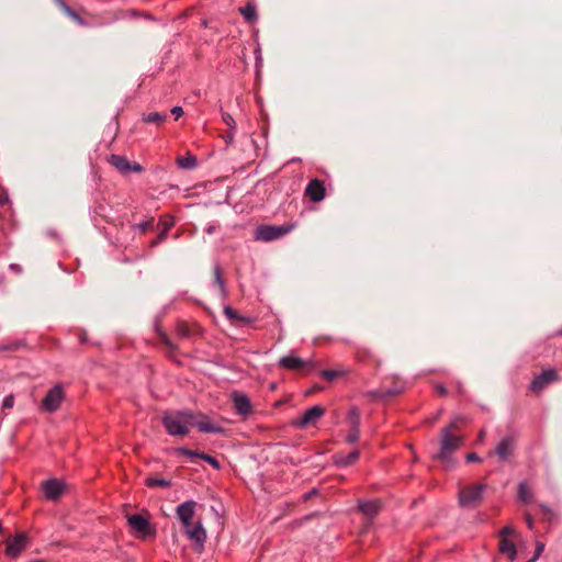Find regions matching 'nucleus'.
<instances>
[{
  "instance_id": "36",
  "label": "nucleus",
  "mask_w": 562,
  "mask_h": 562,
  "mask_svg": "<svg viewBox=\"0 0 562 562\" xmlns=\"http://www.w3.org/2000/svg\"><path fill=\"white\" fill-rule=\"evenodd\" d=\"M13 405H14V396L13 395H8L3 398V401H2L3 408H12Z\"/></svg>"
},
{
  "instance_id": "51",
  "label": "nucleus",
  "mask_w": 562,
  "mask_h": 562,
  "mask_svg": "<svg viewBox=\"0 0 562 562\" xmlns=\"http://www.w3.org/2000/svg\"><path fill=\"white\" fill-rule=\"evenodd\" d=\"M10 269L15 270V271H20V268H19L18 265H11Z\"/></svg>"
},
{
  "instance_id": "40",
  "label": "nucleus",
  "mask_w": 562,
  "mask_h": 562,
  "mask_svg": "<svg viewBox=\"0 0 562 562\" xmlns=\"http://www.w3.org/2000/svg\"><path fill=\"white\" fill-rule=\"evenodd\" d=\"M465 459L468 462H480L481 461L480 457L474 452L468 453L465 456Z\"/></svg>"
},
{
  "instance_id": "46",
  "label": "nucleus",
  "mask_w": 562,
  "mask_h": 562,
  "mask_svg": "<svg viewBox=\"0 0 562 562\" xmlns=\"http://www.w3.org/2000/svg\"><path fill=\"white\" fill-rule=\"evenodd\" d=\"M525 518H526V524H527L528 528L532 529L533 520H532L531 516L527 514Z\"/></svg>"
},
{
  "instance_id": "20",
  "label": "nucleus",
  "mask_w": 562,
  "mask_h": 562,
  "mask_svg": "<svg viewBox=\"0 0 562 562\" xmlns=\"http://www.w3.org/2000/svg\"><path fill=\"white\" fill-rule=\"evenodd\" d=\"M359 510L366 515L367 517L375 516L380 510V502L379 501H361L359 502Z\"/></svg>"
},
{
  "instance_id": "35",
  "label": "nucleus",
  "mask_w": 562,
  "mask_h": 562,
  "mask_svg": "<svg viewBox=\"0 0 562 562\" xmlns=\"http://www.w3.org/2000/svg\"><path fill=\"white\" fill-rule=\"evenodd\" d=\"M543 550H544V544L542 542H537L535 554L529 560V562H535L537 559H539V557L541 555Z\"/></svg>"
},
{
  "instance_id": "23",
  "label": "nucleus",
  "mask_w": 562,
  "mask_h": 562,
  "mask_svg": "<svg viewBox=\"0 0 562 562\" xmlns=\"http://www.w3.org/2000/svg\"><path fill=\"white\" fill-rule=\"evenodd\" d=\"M346 422L350 429H360V412L357 407H351L348 411Z\"/></svg>"
},
{
  "instance_id": "38",
  "label": "nucleus",
  "mask_w": 562,
  "mask_h": 562,
  "mask_svg": "<svg viewBox=\"0 0 562 562\" xmlns=\"http://www.w3.org/2000/svg\"><path fill=\"white\" fill-rule=\"evenodd\" d=\"M171 114L175 116L176 120H178L183 115V109L181 106H173L171 109Z\"/></svg>"
},
{
  "instance_id": "44",
  "label": "nucleus",
  "mask_w": 562,
  "mask_h": 562,
  "mask_svg": "<svg viewBox=\"0 0 562 562\" xmlns=\"http://www.w3.org/2000/svg\"><path fill=\"white\" fill-rule=\"evenodd\" d=\"M131 171H134V172H142L143 171V168L140 165L134 162V164H131Z\"/></svg>"
},
{
  "instance_id": "28",
  "label": "nucleus",
  "mask_w": 562,
  "mask_h": 562,
  "mask_svg": "<svg viewBox=\"0 0 562 562\" xmlns=\"http://www.w3.org/2000/svg\"><path fill=\"white\" fill-rule=\"evenodd\" d=\"M166 120H167V114L166 113H158V112L149 113L148 115H146L144 117V121L146 123H155V124H161Z\"/></svg>"
},
{
  "instance_id": "14",
  "label": "nucleus",
  "mask_w": 562,
  "mask_h": 562,
  "mask_svg": "<svg viewBox=\"0 0 562 562\" xmlns=\"http://www.w3.org/2000/svg\"><path fill=\"white\" fill-rule=\"evenodd\" d=\"M192 427H195L200 432L204 434H221L223 428L213 424L205 415L196 416L193 414Z\"/></svg>"
},
{
  "instance_id": "47",
  "label": "nucleus",
  "mask_w": 562,
  "mask_h": 562,
  "mask_svg": "<svg viewBox=\"0 0 562 562\" xmlns=\"http://www.w3.org/2000/svg\"><path fill=\"white\" fill-rule=\"evenodd\" d=\"M436 389H437L439 394L446 395L447 390H446V387L443 385L439 384V385L436 386Z\"/></svg>"
},
{
  "instance_id": "50",
  "label": "nucleus",
  "mask_w": 562,
  "mask_h": 562,
  "mask_svg": "<svg viewBox=\"0 0 562 562\" xmlns=\"http://www.w3.org/2000/svg\"><path fill=\"white\" fill-rule=\"evenodd\" d=\"M160 241H161V240H158V237H157L155 240H153V241H151V244H150V245H151V247H155V246H157Z\"/></svg>"
},
{
  "instance_id": "24",
  "label": "nucleus",
  "mask_w": 562,
  "mask_h": 562,
  "mask_svg": "<svg viewBox=\"0 0 562 562\" xmlns=\"http://www.w3.org/2000/svg\"><path fill=\"white\" fill-rule=\"evenodd\" d=\"M239 12L248 23H252L257 20V10L252 3H247L245 7L239 8Z\"/></svg>"
},
{
  "instance_id": "6",
  "label": "nucleus",
  "mask_w": 562,
  "mask_h": 562,
  "mask_svg": "<svg viewBox=\"0 0 562 562\" xmlns=\"http://www.w3.org/2000/svg\"><path fill=\"white\" fill-rule=\"evenodd\" d=\"M64 397V389L61 387V385L56 384L55 386L47 391L45 397L42 400L41 407L43 411L47 413H54L60 407Z\"/></svg>"
},
{
  "instance_id": "52",
  "label": "nucleus",
  "mask_w": 562,
  "mask_h": 562,
  "mask_svg": "<svg viewBox=\"0 0 562 562\" xmlns=\"http://www.w3.org/2000/svg\"><path fill=\"white\" fill-rule=\"evenodd\" d=\"M384 394H385V395H393V394H394V392H393V391H391V390H387V391H385V393H384Z\"/></svg>"
},
{
  "instance_id": "41",
  "label": "nucleus",
  "mask_w": 562,
  "mask_h": 562,
  "mask_svg": "<svg viewBox=\"0 0 562 562\" xmlns=\"http://www.w3.org/2000/svg\"><path fill=\"white\" fill-rule=\"evenodd\" d=\"M224 138H225V142L227 144H232L233 140H234V131H228L225 135H224Z\"/></svg>"
},
{
  "instance_id": "1",
  "label": "nucleus",
  "mask_w": 562,
  "mask_h": 562,
  "mask_svg": "<svg viewBox=\"0 0 562 562\" xmlns=\"http://www.w3.org/2000/svg\"><path fill=\"white\" fill-rule=\"evenodd\" d=\"M193 413L189 411L167 412L161 418V423L168 435L173 437H183L192 428Z\"/></svg>"
},
{
  "instance_id": "4",
  "label": "nucleus",
  "mask_w": 562,
  "mask_h": 562,
  "mask_svg": "<svg viewBox=\"0 0 562 562\" xmlns=\"http://www.w3.org/2000/svg\"><path fill=\"white\" fill-rule=\"evenodd\" d=\"M182 531L186 537L192 542L194 549L201 552L206 541V530L204 529L201 520L188 519L187 524H181Z\"/></svg>"
},
{
  "instance_id": "32",
  "label": "nucleus",
  "mask_w": 562,
  "mask_h": 562,
  "mask_svg": "<svg viewBox=\"0 0 562 562\" xmlns=\"http://www.w3.org/2000/svg\"><path fill=\"white\" fill-rule=\"evenodd\" d=\"M64 5V9H65V12L74 20L76 21L78 24L80 25H85V22L68 5H66L65 3L63 4Z\"/></svg>"
},
{
  "instance_id": "45",
  "label": "nucleus",
  "mask_w": 562,
  "mask_h": 562,
  "mask_svg": "<svg viewBox=\"0 0 562 562\" xmlns=\"http://www.w3.org/2000/svg\"><path fill=\"white\" fill-rule=\"evenodd\" d=\"M178 331L183 337L189 335V330L182 325L178 327Z\"/></svg>"
},
{
  "instance_id": "16",
  "label": "nucleus",
  "mask_w": 562,
  "mask_h": 562,
  "mask_svg": "<svg viewBox=\"0 0 562 562\" xmlns=\"http://www.w3.org/2000/svg\"><path fill=\"white\" fill-rule=\"evenodd\" d=\"M196 502L187 501L176 508V516L181 524H187L188 519H193L195 516Z\"/></svg>"
},
{
  "instance_id": "49",
  "label": "nucleus",
  "mask_w": 562,
  "mask_h": 562,
  "mask_svg": "<svg viewBox=\"0 0 562 562\" xmlns=\"http://www.w3.org/2000/svg\"><path fill=\"white\" fill-rule=\"evenodd\" d=\"M173 225V222L170 221V222H166L165 223V228H167V231Z\"/></svg>"
},
{
  "instance_id": "12",
  "label": "nucleus",
  "mask_w": 562,
  "mask_h": 562,
  "mask_svg": "<svg viewBox=\"0 0 562 562\" xmlns=\"http://www.w3.org/2000/svg\"><path fill=\"white\" fill-rule=\"evenodd\" d=\"M325 409L319 405H314L305 411L301 418L296 419L293 425L299 428H305L315 424L323 415Z\"/></svg>"
},
{
  "instance_id": "3",
  "label": "nucleus",
  "mask_w": 562,
  "mask_h": 562,
  "mask_svg": "<svg viewBox=\"0 0 562 562\" xmlns=\"http://www.w3.org/2000/svg\"><path fill=\"white\" fill-rule=\"evenodd\" d=\"M487 488L485 483H474L463 486L459 491V504L462 507H476L482 503Z\"/></svg>"
},
{
  "instance_id": "13",
  "label": "nucleus",
  "mask_w": 562,
  "mask_h": 562,
  "mask_svg": "<svg viewBox=\"0 0 562 562\" xmlns=\"http://www.w3.org/2000/svg\"><path fill=\"white\" fill-rule=\"evenodd\" d=\"M42 491L48 501H57L65 491V484L57 479H49L43 482Z\"/></svg>"
},
{
  "instance_id": "17",
  "label": "nucleus",
  "mask_w": 562,
  "mask_h": 562,
  "mask_svg": "<svg viewBox=\"0 0 562 562\" xmlns=\"http://www.w3.org/2000/svg\"><path fill=\"white\" fill-rule=\"evenodd\" d=\"M235 412L240 416H247L251 412L250 400L247 395L234 392L232 394Z\"/></svg>"
},
{
  "instance_id": "11",
  "label": "nucleus",
  "mask_w": 562,
  "mask_h": 562,
  "mask_svg": "<svg viewBox=\"0 0 562 562\" xmlns=\"http://www.w3.org/2000/svg\"><path fill=\"white\" fill-rule=\"evenodd\" d=\"M27 535L25 532H19L13 538H10L5 542V554L11 558H16L27 544Z\"/></svg>"
},
{
  "instance_id": "10",
  "label": "nucleus",
  "mask_w": 562,
  "mask_h": 562,
  "mask_svg": "<svg viewBox=\"0 0 562 562\" xmlns=\"http://www.w3.org/2000/svg\"><path fill=\"white\" fill-rule=\"evenodd\" d=\"M516 445L515 436H506L498 442L494 453L498 457L499 461H507L513 456ZM488 454L492 456L493 452H490Z\"/></svg>"
},
{
  "instance_id": "27",
  "label": "nucleus",
  "mask_w": 562,
  "mask_h": 562,
  "mask_svg": "<svg viewBox=\"0 0 562 562\" xmlns=\"http://www.w3.org/2000/svg\"><path fill=\"white\" fill-rule=\"evenodd\" d=\"M179 167L183 169H191L196 166V158L193 155H188L186 157H180L178 159Z\"/></svg>"
},
{
  "instance_id": "29",
  "label": "nucleus",
  "mask_w": 562,
  "mask_h": 562,
  "mask_svg": "<svg viewBox=\"0 0 562 562\" xmlns=\"http://www.w3.org/2000/svg\"><path fill=\"white\" fill-rule=\"evenodd\" d=\"M176 453L178 456H184V457L190 458V459H193V458H199L200 459V456H201L202 452L190 450V449L184 448V447H180V448L176 449Z\"/></svg>"
},
{
  "instance_id": "37",
  "label": "nucleus",
  "mask_w": 562,
  "mask_h": 562,
  "mask_svg": "<svg viewBox=\"0 0 562 562\" xmlns=\"http://www.w3.org/2000/svg\"><path fill=\"white\" fill-rule=\"evenodd\" d=\"M151 225H153V220L138 223L136 225V227L139 229V232L145 233Z\"/></svg>"
},
{
  "instance_id": "39",
  "label": "nucleus",
  "mask_w": 562,
  "mask_h": 562,
  "mask_svg": "<svg viewBox=\"0 0 562 562\" xmlns=\"http://www.w3.org/2000/svg\"><path fill=\"white\" fill-rule=\"evenodd\" d=\"M224 313H225V315H226L229 319H235V318H237V314H236V312H235L232 307H229V306H226V307L224 308Z\"/></svg>"
},
{
  "instance_id": "18",
  "label": "nucleus",
  "mask_w": 562,
  "mask_h": 562,
  "mask_svg": "<svg viewBox=\"0 0 562 562\" xmlns=\"http://www.w3.org/2000/svg\"><path fill=\"white\" fill-rule=\"evenodd\" d=\"M307 364V361L293 355L285 356L279 360V366L289 370H303Z\"/></svg>"
},
{
  "instance_id": "19",
  "label": "nucleus",
  "mask_w": 562,
  "mask_h": 562,
  "mask_svg": "<svg viewBox=\"0 0 562 562\" xmlns=\"http://www.w3.org/2000/svg\"><path fill=\"white\" fill-rule=\"evenodd\" d=\"M109 162L123 175L131 171V162L124 156L111 155Z\"/></svg>"
},
{
  "instance_id": "9",
  "label": "nucleus",
  "mask_w": 562,
  "mask_h": 562,
  "mask_svg": "<svg viewBox=\"0 0 562 562\" xmlns=\"http://www.w3.org/2000/svg\"><path fill=\"white\" fill-rule=\"evenodd\" d=\"M559 380V375L554 369L543 370L541 373L536 375L530 383L529 389L532 392H541L544 387H547L550 383Z\"/></svg>"
},
{
  "instance_id": "48",
  "label": "nucleus",
  "mask_w": 562,
  "mask_h": 562,
  "mask_svg": "<svg viewBox=\"0 0 562 562\" xmlns=\"http://www.w3.org/2000/svg\"><path fill=\"white\" fill-rule=\"evenodd\" d=\"M167 232H168V231H167V228H164V229L159 233V235H158V240H161V241H162V240L166 238V236H167Z\"/></svg>"
},
{
  "instance_id": "5",
  "label": "nucleus",
  "mask_w": 562,
  "mask_h": 562,
  "mask_svg": "<svg viewBox=\"0 0 562 562\" xmlns=\"http://www.w3.org/2000/svg\"><path fill=\"white\" fill-rule=\"evenodd\" d=\"M291 229L292 226L289 225H260L257 227L255 232V239L262 241H272L290 233Z\"/></svg>"
},
{
  "instance_id": "8",
  "label": "nucleus",
  "mask_w": 562,
  "mask_h": 562,
  "mask_svg": "<svg viewBox=\"0 0 562 562\" xmlns=\"http://www.w3.org/2000/svg\"><path fill=\"white\" fill-rule=\"evenodd\" d=\"M127 522L134 532L137 533L138 538H146L149 535H154V530L147 518L139 514L127 515Z\"/></svg>"
},
{
  "instance_id": "22",
  "label": "nucleus",
  "mask_w": 562,
  "mask_h": 562,
  "mask_svg": "<svg viewBox=\"0 0 562 562\" xmlns=\"http://www.w3.org/2000/svg\"><path fill=\"white\" fill-rule=\"evenodd\" d=\"M213 286L216 289L217 293L221 296H225V294H226L225 282H224V279L222 276V270H221L220 266L214 267Z\"/></svg>"
},
{
  "instance_id": "2",
  "label": "nucleus",
  "mask_w": 562,
  "mask_h": 562,
  "mask_svg": "<svg viewBox=\"0 0 562 562\" xmlns=\"http://www.w3.org/2000/svg\"><path fill=\"white\" fill-rule=\"evenodd\" d=\"M453 427H454V424L451 423L450 426H448L441 430L440 450L434 457L435 459L439 460L442 463L445 469L453 468L451 454L462 443V438L459 435H454L451 432V429Z\"/></svg>"
},
{
  "instance_id": "43",
  "label": "nucleus",
  "mask_w": 562,
  "mask_h": 562,
  "mask_svg": "<svg viewBox=\"0 0 562 562\" xmlns=\"http://www.w3.org/2000/svg\"><path fill=\"white\" fill-rule=\"evenodd\" d=\"M217 228V225L215 224H210L205 227L204 232L207 234V235H212Z\"/></svg>"
},
{
  "instance_id": "7",
  "label": "nucleus",
  "mask_w": 562,
  "mask_h": 562,
  "mask_svg": "<svg viewBox=\"0 0 562 562\" xmlns=\"http://www.w3.org/2000/svg\"><path fill=\"white\" fill-rule=\"evenodd\" d=\"M515 536V530L510 526H506L501 530L499 552L505 554L510 561L517 555L515 543L509 539Z\"/></svg>"
},
{
  "instance_id": "26",
  "label": "nucleus",
  "mask_w": 562,
  "mask_h": 562,
  "mask_svg": "<svg viewBox=\"0 0 562 562\" xmlns=\"http://www.w3.org/2000/svg\"><path fill=\"white\" fill-rule=\"evenodd\" d=\"M145 484L148 487H169L171 483L166 479L148 477L146 479Z\"/></svg>"
},
{
  "instance_id": "30",
  "label": "nucleus",
  "mask_w": 562,
  "mask_h": 562,
  "mask_svg": "<svg viewBox=\"0 0 562 562\" xmlns=\"http://www.w3.org/2000/svg\"><path fill=\"white\" fill-rule=\"evenodd\" d=\"M342 371H338V370H323L321 372V375L326 379L327 381H333L334 379H336L337 376H340L342 375Z\"/></svg>"
},
{
  "instance_id": "42",
  "label": "nucleus",
  "mask_w": 562,
  "mask_h": 562,
  "mask_svg": "<svg viewBox=\"0 0 562 562\" xmlns=\"http://www.w3.org/2000/svg\"><path fill=\"white\" fill-rule=\"evenodd\" d=\"M8 202L7 192L0 187V204H4Z\"/></svg>"
},
{
  "instance_id": "21",
  "label": "nucleus",
  "mask_w": 562,
  "mask_h": 562,
  "mask_svg": "<svg viewBox=\"0 0 562 562\" xmlns=\"http://www.w3.org/2000/svg\"><path fill=\"white\" fill-rule=\"evenodd\" d=\"M359 459V451L352 450L351 452L345 454V453H337L335 456V463L338 467H348L357 462Z\"/></svg>"
},
{
  "instance_id": "15",
  "label": "nucleus",
  "mask_w": 562,
  "mask_h": 562,
  "mask_svg": "<svg viewBox=\"0 0 562 562\" xmlns=\"http://www.w3.org/2000/svg\"><path fill=\"white\" fill-rule=\"evenodd\" d=\"M305 195L308 196L312 202H321L325 198L323 181L318 179L311 180L305 189Z\"/></svg>"
},
{
  "instance_id": "25",
  "label": "nucleus",
  "mask_w": 562,
  "mask_h": 562,
  "mask_svg": "<svg viewBox=\"0 0 562 562\" xmlns=\"http://www.w3.org/2000/svg\"><path fill=\"white\" fill-rule=\"evenodd\" d=\"M518 498L526 504L532 501L531 491L526 482H521L518 485Z\"/></svg>"
},
{
  "instance_id": "33",
  "label": "nucleus",
  "mask_w": 562,
  "mask_h": 562,
  "mask_svg": "<svg viewBox=\"0 0 562 562\" xmlns=\"http://www.w3.org/2000/svg\"><path fill=\"white\" fill-rule=\"evenodd\" d=\"M222 119H223V122L229 127L231 131L236 130V122L229 113L223 112Z\"/></svg>"
},
{
  "instance_id": "31",
  "label": "nucleus",
  "mask_w": 562,
  "mask_h": 562,
  "mask_svg": "<svg viewBox=\"0 0 562 562\" xmlns=\"http://www.w3.org/2000/svg\"><path fill=\"white\" fill-rule=\"evenodd\" d=\"M200 459L207 462L210 465H212L214 469L218 470L221 468L220 462L216 458L212 457L211 454L202 452L200 456Z\"/></svg>"
},
{
  "instance_id": "34",
  "label": "nucleus",
  "mask_w": 562,
  "mask_h": 562,
  "mask_svg": "<svg viewBox=\"0 0 562 562\" xmlns=\"http://www.w3.org/2000/svg\"><path fill=\"white\" fill-rule=\"evenodd\" d=\"M359 436H360V429H350L349 434L346 437V441L348 443H355L356 441H358Z\"/></svg>"
}]
</instances>
